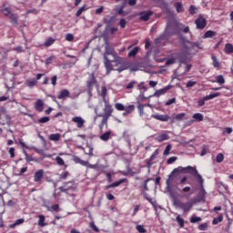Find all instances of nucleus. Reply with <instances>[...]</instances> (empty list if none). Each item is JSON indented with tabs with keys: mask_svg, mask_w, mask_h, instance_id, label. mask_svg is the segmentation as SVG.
<instances>
[{
	"mask_svg": "<svg viewBox=\"0 0 233 233\" xmlns=\"http://www.w3.org/2000/svg\"><path fill=\"white\" fill-rule=\"evenodd\" d=\"M170 30H172V25L167 24L165 32L159 37L155 39V45H160V46L165 45V43L170 39Z\"/></svg>",
	"mask_w": 233,
	"mask_h": 233,
	"instance_id": "20e7f679",
	"label": "nucleus"
},
{
	"mask_svg": "<svg viewBox=\"0 0 233 233\" xmlns=\"http://www.w3.org/2000/svg\"><path fill=\"white\" fill-rule=\"evenodd\" d=\"M146 106H147V105L137 103V109H138V112H139L140 116H143V114H145L144 110H145Z\"/></svg>",
	"mask_w": 233,
	"mask_h": 233,
	"instance_id": "ea45409f",
	"label": "nucleus"
},
{
	"mask_svg": "<svg viewBox=\"0 0 233 233\" xmlns=\"http://www.w3.org/2000/svg\"><path fill=\"white\" fill-rule=\"evenodd\" d=\"M223 221V214H220L218 218H213L212 225H218Z\"/></svg>",
	"mask_w": 233,
	"mask_h": 233,
	"instance_id": "4c0bfd02",
	"label": "nucleus"
},
{
	"mask_svg": "<svg viewBox=\"0 0 233 233\" xmlns=\"http://www.w3.org/2000/svg\"><path fill=\"white\" fill-rule=\"evenodd\" d=\"M123 183H128V179L122 178L120 180H117L116 182H113L112 184L106 186V190H109V188H116V187H119L120 185H123Z\"/></svg>",
	"mask_w": 233,
	"mask_h": 233,
	"instance_id": "4468645a",
	"label": "nucleus"
},
{
	"mask_svg": "<svg viewBox=\"0 0 233 233\" xmlns=\"http://www.w3.org/2000/svg\"><path fill=\"white\" fill-rule=\"evenodd\" d=\"M56 161L59 167H65V160L61 157H56Z\"/></svg>",
	"mask_w": 233,
	"mask_h": 233,
	"instance_id": "c03bdc74",
	"label": "nucleus"
},
{
	"mask_svg": "<svg viewBox=\"0 0 233 233\" xmlns=\"http://www.w3.org/2000/svg\"><path fill=\"white\" fill-rule=\"evenodd\" d=\"M119 26L121 28H126V26H127V20H125L124 18H121L120 21H119Z\"/></svg>",
	"mask_w": 233,
	"mask_h": 233,
	"instance_id": "052dcab7",
	"label": "nucleus"
},
{
	"mask_svg": "<svg viewBox=\"0 0 233 233\" xmlns=\"http://www.w3.org/2000/svg\"><path fill=\"white\" fill-rule=\"evenodd\" d=\"M147 201H149V203H151L155 210H157V202H156V200H153L152 198H147Z\"/></svg>",
	"mask_w": 233,
	"mask_h": 233,
	"instance_id": "5fc2aeb1",
	"label": "nucleus"
},
{
	"mask_svg": "<svg viewBox=\"0 0 233 233\" xmlns=\"http://www.w3.org/2000/svg\"><path fill=\"white\" fill-rule=\"evenodd\" d=\"M78 148L80 150H83L86 156H89V157H94V147L87 144L86 145L87 151L85 150V147L83 146H78Z\"/></svg>",
	"mask_w": 233,
	"mask_h": 233,
	"instance_id": "2eb2a0df",
	"label": "nucleus"
},
{
	"mask_svg": "<svg viewBox=\"0 0 233 233\" xmlns=\"http://www.w3.org/2000/svg\"><path fill=\"white\" fill-rule=\"evenodd\" d=\"M219 96H221V93H213L204 96L202 99L198 100V106H204L205 101H210V99H215V97H219Z\"/></svg>",
	"mask_w": 233,
	"mask_h": 233,
	"instance_id": "9d476101",
	"label": "nucleus"
},
{
	"mask_svg": "<svg viewBox=\"0 0 233 233\" xmlns=\"http://www.w3.org/2000/svg\"><path fill=\"white\" fill-rule=\"evenodd\" d=\"M197 10H198V7H197V6L190 5V7H189V14H190L191 15H194V14H196Z\"/></svg>",
	"mask_w": 233,
	"mask_h": 233,
	"instance_id": "13d9d810",
	"label": "nucleus"
},
{
	"mask_svg": "<svg viewBox=\"0 0 233 233\" xmlns=\"http://www.w3.org/2000/svg\"><path fill=\"white\" fill-rule=\"evenodd\" d=\"M44 176H45V170L43 169H38L36 172H35L34 174L35 183H41V181H43Z\"/></svg>",
	"mask_w": 233,
	"mask_h": 233,
	"instance_id": "ddd939ff",
	"label": "nucleus"
},
{
	"mask_svg": "<svg viewBox=\"0 0 233 233\" xmlns=\"http://www.w3.org/2000/svg\"><path fill=\"white\" fill-rule=\"evenodd\" d=\"M49 139H50V141L57 142V141H59L61 139V134H59V133L51 134L49 136Z\"/></svg>",
	"mask_w": 233,
	"mask_h": 233,
	"instance_id": "7c9ffc66",
	"label": "nucleus"
},
{
	"mask_svg": "<svg viewBox=\"0 0 233 233\" xmlns=\"http://www.w3.org/2000/svg\"><path fill=\"white\" fill-rule=\"evenodd\" d=\"M193 119H195V121H203L204 117H203V114L201 113H195L192 116Z\"/></svg>",
	"mask_w": 233,
	"mask_h": 233,
	"instance_id": "58836bf2",
	"label": "nucleus"
},
{
	"mask_svg": "<svg viewBox=\"0 0 233 233\" xmlns=\"http://www.w3.org/2000/svg\"><path fill=\"white\" fill-rule=\"evenodd\" d=\"M139 52V46H135L131 51L128 53V57H136Z\"/></svg>",
	"mask_w": 233,
	"mask_h": 233,
	"instance_id": "c756f323",
	"label": "nucleus"
},
{
	"mask_svg": "<svg viewBox=\"0 0 233 233\" xmlns=\"http://www.w3.org/2000/svg\"><path fill=\"white\" fill-rule=\"evenodd\" d=\"M45 221H46V218L45 217V215H39L38 216V227H46V225H48L47 223H45Z\"/></svg>",
	"mask_w": 233,
	"mask_h": 233,
	"instance_id": "393cba45",
	"label": "nucleus"
},
{
	"mask_svg": "<svg viewBox=\"0 0 233 233\" xmlns=\"http://www.w3.org/2000/svg\"><path fill=\"white\" fill-rule=\"evenodd\" d=\"M177 161V157H171L167 160V165H172V163H176Z\"/></svg>",
	"mask_w": 233,
	"mask_h": 233,
	"instance_id": "8fccbe9b",
	"label": "nucleus"
},
{
	"mask_svg": "<svg viewBox=\"0 0 233 233\" xmlns=\"http://www.w3.org/2000/svg\"><path fill=\"white\" fill-rule=\"evenodd\" d=\"M66 97H70V91L68 89H63L57 95V99H66Z\"/></svg>",
	"mask_w": 233,
	"mask_h": 233,
	"instance_id": "aec40b11",
	"label": "nucleus"
},
{
	"mask_svg": "<svg viewBox=\"0 0 233 233\" xmlns=\"http://www.w3.org/2000/svg\"><path fill=\"white\" fill-rule=\"evenodd\" d=\"M97 85V80L96 79V76L94 73H92L89 76V79L87 80V89L89 92H92L94 90V86Z\"/></svg>",
	"mask_w": 233,
	"mask_h": 233,
	"instance_id": "f8f14e48",
	"label": "nucleus"
},
{
	"mask_svg": "<svg viewBox=\"0 0 233 233\" xmlns=\"http://www.w3.org/2000/svg\"><path fill=\"white\" fill-rule=\"evenodd\" d=\"M186 114L185 113H180L175 116V119L177 121H182V119L185 117Z\"/></svg>",
	"mask_w": 233,
	"mask_h": 233,
	"instance_id": "864d4df0",
	"label": "nucleus"
},
{
	"mask_svg": "<svg viewBox=\"0 0 233 233\" xmlns=\"http://www.w3.org/2000/svg\"><path fill=\"white\" fill-rule=\"evenodd\" d=\"M175 8L177 12V14H182V12H185V8L183 7V4L177 2L175 4Z\"/></svg>",
	"mask_w": 233,
	"mask_h": 233,
	"instance_id": "473e14b6",
	"label": "nucleus"
},
{
	"mask_svg": "<svg viewBox=\"0 0 233 233\" xmlns=\"http://www.w3.org/2000/svg\"><path fill=\"white\" fill-rule=\"evenodd\" d=\"M216 35V32L215 31H212V30H208L207 31L204 35H203V38L204 39H208V38H212Z\"/></svg>",
	"mask_w": 233,
	"mask_h": 233,
	"instance_id": "2f4dec72",
	"label": "nucleus"
},
{
	"mask_svg": "<svg viewBox=\"0 0 233 233\" xmlns=\"http://www.w3.org/2000/svg\"><path fill=\"white\" fill-rule=\"evenodd\" d=\"M137 230L139 232V233H145L147 232V230L145 229V228L141 225H137Z\"/></svg>",
	"mask_w": 233,
	"mask_h": 233,
	"instance_id": "0e129e2a",
	"label": "nucleus"
},
{
	"mask_svg": "<svg viewBox=\"0 0 233 233\" xmlns=\"http://www.w3.org/2000/svg\"><path fill=\"white\" fill-rule=\"evenodd\" d=\"M54 43H56V39L52 38V37H48L45 43H44V46H46V48H48L50 46H52V45H54Z\"/></svg>",
	"mask_w": 233,
	"mask_h": 233,
	"instance_id": "c85d7f7f",
	"label": "nucleus"
},
{
	"mask_svg": "<svg viewBox=\"0 0 233 233\" xmlns=\"http://www.w3.org/2000/svg\"><path fill=\"white\" fill-rule=\"evenodd\" d=\"M112 63H115V69L113 68V70H116L119 74H121L123 70H127V62L125 61V58L116 56L115 58L111 59V65Z\"/></svg>",
	"mask_w": 233,
	"mask_h": 233,
	"instance_id": "39448f33",
	"label": "nucleus"
},
{
	"mask_svg": "<svg viewBox=\"0 0 233 233\" xmlns=\"http://www.w3.org/2000/svg\"><path fill=\"white\" fill-rule=\"evenodd\" d=\"M170 150H172V146L167 145L164 150V156H168V154H170Z\"/></svg>",
	"mask_w": 233,
	"mask_h": 233,
	"instance_id": "3c124183",
	"label": "nucleus"
},
{
	"mask_svg": "<svg viewBox=\"0 0 233 233\" xmlns=\"http://www.w3.org/2000/svg\"><path fill=\"white\" fill-rule=\"evenodd\" d=\"M223 159H225V156L222 153L217 155L216 161L217 163H223Z\"/></svg>",
	"mask_w": 233,
	"mask_h": 233,
	"instance_id": "49530a36",
	"label": "nucleus"
},
{
	"mask_svg": "<svg viewBox=\"0 0 233 233\" xmlns=\"http://www.w3.org/2000/svg\"><path fill=\"white\" fill-rule=\"evenodd\" d=\"M147 101V96H145V93L141 92L137 97V103H143Z\"/></svg>",
	"mask_w": 233,
	"mask_h": 233,
	"instance_id": "79ce46f5",
	"label": "nucleus"
},
{
	"mask_svg": "<svg viewBox=\"0 0 233 233\" xmlns=\"http://www.w3.org/2000/svg\"><path fill=\"white\" fill-rule=\"evenodd\" d=\"M115 108H116V110H118L119 112H123V110H125V105H123L121 103H116Z\"/></svg>",
	"mask_w": 233,
	"mask_h": 233,
	"instance_id": "37998d69",
	"label": "nucleus"
},
{
	"mask_svg": "<svg viewBox=\"0 0 233 233\" xmlns=\"http://www.w3.org/2000/svg\"><path fill=\"white\" fill-rule=\"evenodd\" d=\"M51 85H52L53 86H56V85H57V76H53L51 77Z\"/></svg>",
	"mask_w": 233,
	"mask_h": 233,
	"instance_id": "680f3d73",
	"label": "nucleus"
},
{
	"mask_svg": "<svg viewBox=\"0 0 233 233\" xmlns=\"http://www.w3.org/2000/svg\"><path fill=\"white\" fill-rule=\"evenodd\" d=\"M86 10H88V7H86V5H82L76 13V17H79L81 14L86 12Z\"/></svg>",
	"mask_w": 233,
	"mask_h": 233,
	"instance_id": "f704fd0d",
	"label": "nucleus"
},
{
	"mask_svg": "<svg viewBox=\"0 0 233 233\" xmlns=\"http://www.w3.org/2000/svg\"><path fill=\"white\" fill-rule=\"evenodd\" d=\"M9 19H10L11 25H13L14 26H17V25H19V22H18L19 16H17V15L11 13L9 15Z\"/></svg>",
	"mask_w": 233,
	"mask_h": 233,
	"instance_id": "412c9836",
	"label": "nucleus"
},
{
	"mask_svg": "<svg viewBox=\"0 0 233 233\" xmlns=\"http://www.w3.org/2000/svg\"><path fill=\"white\" fill-rule=\"evenodd\" d=\"M199 221H201V218L200 217H191L190 218V223H199Z\"/></svg>",
	"mask_w": 233,
	"mask_h": 233,
	"instance_id": "603ef678",
	"label": "nucleus"
},
{
	"mask_svg": "<svg viewBox=\"0 0 233 233\" xmlns=\"http://www.w3.org/2000/svg\"><path fill=\"white\" fill-rule=\"evenodd\" d=\"M154 119H157V121H163L167 122L170 119V116L168 115H159V114H155L152 116Z\"/></svg>",
	"mask_w": 233,
	"mask_h": 233,
	"instance_id": "6ab92c4d",
	"label": "nucleus"
},
{
	"mask_svg": "<svg viewBox=\"0 0 233 233\" xmlns=\"http://www.w3.org/2000/svg\"><path fill=\"white\" fill-rule=\"evenodd\" d=\"M59 204L52 205L49 208V212H60Z\"/></svg>",
	"mask_w": 233,
	"mask_h": 233,
	"instance_id": "a19ab883",
	"label": "nucleus"
},
{
	"mask_svg": "<svg viewBox=\"0 0 233 233\" xmlns=\"http://www.w3.org/2000/svg\"><path fill=\"white\" fill-rule=\"evenodd\" d=\"M110 56L112 59H114L117 57V53L107 43L104 52V66L106 69V76H110V72L114 70V65H112V60L110 59Z\"/></svg>",
	"mask_w": 233,
	"mask_h": 233,
	"instance_id": "f257e3e1",
	"label": "nucleus"
},
{
	"mask_svg": "<svg viewBox=\"0 0 233 233\" xmlns=\"http://www.w3.org/2000/svg\"><path fill=\"white\" fill-rule=\"evenodd\" d=\"M196 84H197L196 81L189 80V81H187V88H192V86H194Z\"/></svg>",
	"mask_w": 233,
	"mask_h": 233,
	"instance_id": "338daca9",
	"label": "nucleus"
},
{
	"mask_svg": "<svg viewBox=\"0 0 233 233\" xmlns=\"http://www.w3.org/2000/svg\"><path fill=\"white\" fill-rule=\"evenodd\" d=\"M110 136H112V131H106L100 136V139L101 141H108V139H110Z\"/></svg>",
	"mask_w": 233,
	"mask_h": 233,
	"instance_id": "cd10ccee",
	"label": "nucleus"
},
{
	"mask_svg": "<svg viewBox=\"0 0 233 233\" xmlns=\"http://www.w3.org/2000/svg\"><path fill=\"white\" fill-rule=\"evenodd\" d=\"M72 121L76 124L77 128H83L85 127V119L81 116H74L72 117Z\"/></svg>",
	"mask_w": 233,
	"mask_h": 233,
	"instance_id": "f3484780",
	"label": "nucleus"
},
{
	"mask_svg": "<svg viewBox=\"0 0 233 233\" xmlns=\"http://www.w3.org/2000/svg\"><path fill=\"white\" fill-rule=\"evenodd\" d=\"M177 223L179 225L180 228L185 227V219L181 218V216L177 215L176 218Z\"/></svg>",
	"mask_w": 233,
	"mask_h": 233,
	"instance_id": "c9c22d12",
	"label": "nucleus"
},
{
	"mask_svg": "<svg viewBox=\"0 0 233 233\" xmlns=\"http://www.w3.org/2000/svg\"><path fill=\"white\" fill-rule=\"evenodd\" d=\"M24 156H25V161L27 163H30L31 161H34V159L32 157H30V156H28V153L25 150H24Z\"/></svg>",
	"mask_w": 233,
	"mask_h": 233,
	"instance_id": "4d7b16f0",
	"label": "nucleus"
},
{
	"mask_svg": "<svg viewBox=\"0 0 233 233\" xmlns=\"http://www.w3.org/2000/svg\"><path fill=\"white\" fill-rule=\"evenodd\" d=\"M25 85L28 86V88H34V86H37V80L35 78L27 79Z\"/></svg>",
	"mask_w": 233,
	"mask_h": 233,
	"instance_id": "5701e85b",
	"label": "nucleus"
},
{
	"mask_svg": "<svg viewBox=\"0 0 233 233\" xmlns=\"http://www.w3.org/2000/svg\"><path fill=\"white\" fill-rule=\"evenodd\" d=\"M216 80H212L211 83H218V85H225V76L218 75L215 77Z\"/></svg>",
	"mask_w": 233,
	"mask_h": 233,
	"instance_id": "b1692460",
	"label": "nucleus"
},
{
	"mask_svg": "<svg viewBox=\"0 0 233 233\" xmlns=\"http://www.w3.org/2000/svg\"><path fill=\"white\" fill-rule=\"evenodd\" d=\"M199 187V192L197 196V199L198 201H205V199L207 198V191L205 190V186L203 185L204 182H198Z\"/></svg>",
	"mask_w": 233,
	"mask_h": 233,
	"instance_id": "6e6552de",
	"label": "nucleus"
},
{
	"mask_svg": "<svg viewBox=\"0 0 233 233\" xmlns=\"http://www.w3.org/2000/svg\"><path fill=\"white\" fill-rule=\"evenodd\" d=\"M195 25L198 30H203L207 26V19L199 15L198 18L195 20Z\"/></svg>",
	"mask_w": 233,
	"mask_h": 233,
	"instance_id": "1a4fd4ad",
	"label": "nucleus"
},
{
	"mask_svg": "<svg viewBox=\"0 0 233 233\" xmlns=\"http://www.w3.org/2000/svg\"><path fill=\"white\" fill-rule=\"evenodd\" d=\"M54 59H56V56H50L46 59L45 64L48 66V65H52V61H54Z\"/></svg>",
	"mask_w": 233,
	"mask_h": 233,
	"instance_id": "de8ad7c7",
	"label": "nucleus"
},
{
	"mask_svg": "<svg viewBox=\"0 0 233 233\" xmlns=\"http://www.w3.org/2000/svg\"><path fill=\"white\" fill-rule=\"evenodd\" d=\"M168 90H170V86H167L166 87L159 89L157 91V94H159V96H163V94H167V92H168Z\"/></svg>",
	"mask_w": 233,
	"mask_h": 233,
	"instance_id": "a18cd8bd",
	"label": "nucleus"
},
{
	"mask_svg": "<svg viewBox=\"0 0 233 233\" xmlns=\"http://www.w3.org/2000/svg\"><path fill=\"white\" fill-rule=\"evenodd\" d=\"M194 199L189 200L188 202H179L178 203V208L183 210L184 214H187V212H190L192 210V207H194Z\"/></svg>",
	"mask_w": 233,
	"mask_h": 233,
	"instance_id": "423d86ee",
	"label": "nucleus"
},
{
	"mask_svg": "<svg viewBox=\"0 0 233 233\" xmlns=\"http://www.w3.org/2000/svg\"><path fill=\"white\" fill-rule=\"evenodd\" d=\"M177 170H180V172H183L184 174H190L191 176H193V177L196 178L197 183H205L203 177L199 174L196 167H192V166H187L186 167H180L178 168H175L173 172H177Z\"/></svg>",
	"mask_w": 233,
	"mask_h": 233,
	"instance_id": "f03ea898",
	"label": "nucleus"
},
{
	"mask_svg": "<svg viewBox=\"0 0 233 233\" xmlns=\"http://www.w3.org/2000/svg\"><path fill=\"white\" fill-rule=\"evenodd\" d=\"M48 121H50V117L48 116H43L40 119H38V123H42V124L48 123Z\"/></svg>",
	"mask_w": 233,
	"mask_h": 233,
	"instance_id": "6e6d98bb",
	"label": "nucleus"
},
{
	"mask_svg": "<svg viewBox=\"0 0 233 233\" xmlns=\"http://www.w3.org/2000/svg\"><path fill=\"white\" fill-rule=\"evenodd\" d=\"M211 59L213 62L214 68H217V70H219V68H221V65L219 64V61H218V57L212 55Z\"/></svg>",
	"mask_w": 233,
	"mask_h": 233,
	"instance_id": "bb28decb",
	"label": "nucleus"
},
{
	"mask_svg": "<svg viewBox=\"0 0 233 233\" xmlns=\"http://www.w3.org/2000/svg\"><path fill=\"white\" fill-rule=\"evenodd\" d=\"M167 139H170V137H168L167 134H161L157 137V141H159V143H163V141H167Z\"/></svg>",
	"mask_w": 233,
	"mask_h": 233,
	"instance_id": "72a5a7b5",
	"label": "nucleus"
},
{
	"mask_svg": "<svg viewBox=\"0 0 233 233\" xmlns=\"http://www.w3.org/2000/svg\"><path fill=\"white\" fill-rule=\"evenodd\" d=\"M106 86H102L101 87V97H102V101L105 105L104 108H112V106L110 105V100L106 99Z\"/></svg>",
	"mask_w": 233,
	"mask_h": 233,
	"instance_id": "0eeeda50",
	"label": "nucleus"
},
{
	"mask_svg": "<svg viewBox=\"0 0 233 233\" xmlns=\"http://www.w3.org/2000/svg\"><path fill=\"white\" fill-rule=\"evenodd\" d=\"M8 153L10 154V157L14 158L15 157V148L10 147Z\"/></svg>",
	"mask_w": 233,
	"mask_h": 233,
	"instance_id": "bf43d9fd",
	"label": "nucleus"
},
{
	"mask_svg": "<svg viewBox=\"0 0 233 233\" xmlns=\"http://www.w3.org/2000/svg\"><path fill=\"white\" fill-rule=\"evenodd\" d=\"M90 227L92 228V229H93L95 232H99V228H98L97 226H96V223L91 222V223H90Z\"/></svg>",
	"mask_w": 233,
	"mask_h": 233,
	"instance_id": "69168bd1",
	"label": "nucleus"
},
{
	"mask_svg": "<svg viewBox=\"0 0 233 233\" xmlns=\"http://www.w3.org/2000/svg\"><path fill=\"white\" fill-rule=\"evenodd\" d=\"M6 4H3L2 7L3 9L0 10V12H2V14L5 15V17H8L11 15L12 13V9L10 7H5Z\"/></svg>",
	"mask_w": 233,
	"mask_h": 233,
	"instance_id": "4be33fe9",
	"label": "nucleus"
},
{
	"mask_svg": "<svg viewBox=\"0 0 233 233\" xmlns=\"http://www.w3.org/2000/svg\"><path fill=\"white\" fill-rule=\"evenodd\" d=\"M66 41L72 43L74 41V35L72 33H68L66 35Z\"/></svg>",
	"mask_w": 233,
	"mask_h": 233,
	"instance_id": "09e8293b",
	"label": "nucleus"
},
{
	"mask_svg": "<svg viewBox=\"0 0 233 233\" xmlns=\"http://www.w3.org/2000/svg\"><path fill=\"white\" fill-rule=\"evenodd\" d=\"M23 223H25V218H18L15 221L14 224L10 225V228H15V227H17V225H23Z\"/></svg>",
	"mask_w": 233,
	"mask_h": 233,
	"instance_id": "e433bc0d",
	"label": "nucleus"
},
{
	"mask_svg": "<svg viewBox=\"0 0 233 233\" xmlns=\"http://www.w3.org/2000/svg\"><path fill=\"white\" fill-rule=\"evenodd\" d=\"M103 110H104V114L100 113L97 115L98 117H102V120L98 126L100 132H103V127H106V128H108V119L112 117L114 107H104Z\"/></svg>",
	"mask_w": 233,
	"mask_h": 233,
	"instance_id": "7ed1b4c3",
	"label": "nucleus"
},
{
	"mask_svg": "<svg viewBox=\"0 0 233 233\" xmlns=\"http://www.w3.org/2000/svg\"><path fill=\"white\" fill-rule=\"evenodd\" d=\"M34 106L36 112H43V110H45V102L43 101V99H37L35 102Z\"/></svg>",
	"mask_w": 233,
	"mask_h": 233,
	"instance_id": "dca6fc26",
	"label": "nucleus"
},
{
	"mask_svg": "<svg viewBox=\"0 0 233 233\" xmlns=\"http://www.w3.org/2000/svg\"><path fill=\"white\" fill-rule=\"evenodd\" d=\"M225 54H233V45L230 43H227L224 47Z\"/></svg>",
	"mask_w": 233,
	"mask_h": 233,
	"instance_id": "a878e982",
	"label": "nucleus"
},
{
	"mask_svg": "<svg viewBox=\"0 0 233 233\" xmlns=\"http://www.w3.org/2000/svg\"><path fill=\"white\" fill-rule=\"evenodd\" d=\"M75 163H78L82 167H86L87 168H96L95 165L90 164L88 161L81 159L79 157H74Z\"/></svg>",
	"mask_w": 233,
	"mask_h": 233,
	"instance_id": "9b49d317",
	"label": "nucleus"
},
{
	"mask_svg": "<svg viewBox=\"0 0 233 233\" xmlns=\"http://www.w3.org/2000/svg\"><path fill=\"white\" fill-rule=\"evenodd\" d=\"M145 190H147V180L144 181V185L142 187V194L144 196V198L147 199V193H145Z\"/></svg>",
	"mask_w": 233,
	"mask_h": 233,
	"instance_id": "e2e57ef3",
	"label": "nucleus"
},
{
	"mask_svg": "<svg viewBox=\"0 0 233 233\" xmlns=\"http://www.w3.org/2000/svg\"><path fill=\"white\" fill-rule=\"evenodd\" d=\"M174 103H176V97H173L166 102V106H170V105H174Z\"/></svg>",
	"mask_w": 233,
	"mask_h": 233,
	"instance_id": "774afa93",
	"label": "nucleus"
},
{
	"mask_svg": "<svg viewBox=\"0 0 233 233\" xmlns=\"http://www.w3.org/2000/svg\"><path fill=\"white\" fill-rule=\"evenodd\" d=\"M135 110H136V106L129 105L125 107L124 112L122 113V116L124 117H127V116H130V114L134 113Z\"/></svg>",
	"mask_w": 233,
	"mask_h": 233,
	"instance_id": "a211bd4d",
	"label": "nucleus"
}]
</instances>
